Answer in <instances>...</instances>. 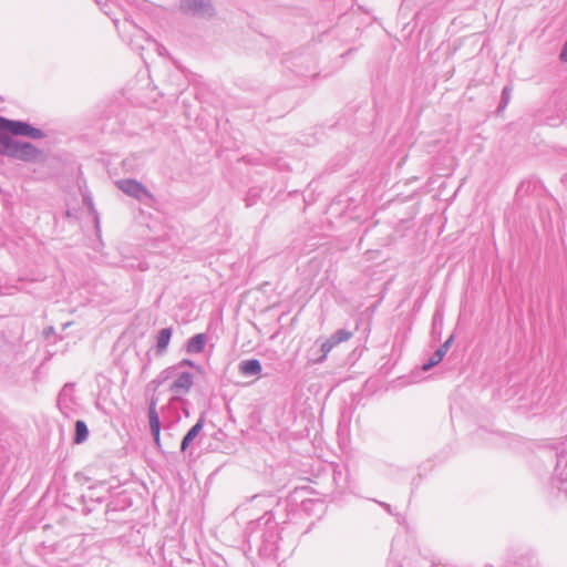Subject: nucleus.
<instances>
[{
	"label": "nucleus",
	"mask_w": 567,
	"mask_h": 567,
	"mask_svg": "<svg viewBox=\"0 0 567 567\" xmlns=\"http://www.w3.org/2000/svg\"><path fill=\"white\" fill-rule=\"evenodd\" d=\"M193 386V375L190 373H182L174 381L172 389L176 393H188Z\"/></svg>",
	"instance_id": "obj_2"
},
{
	"label": "nucleus",
	"mask_w": 567,
	"mask_h": 567,
	"mask_svg": "<svg viewBox=\"0 0 567 567\" xmlns=\"http://www.w3.org/2000/svg\"><path fill=\"white\" fill-rule=\"evenodd\" d=\"M10 134L42 138L44 134L41 130L21 121H11L0 116V154L21 161H34L40 156L41 152L32 144L13 140L9 136Z\"/></svg>",
	"instance_id": "obj_1"
},
{
	"label": "nucleus",
	"mask_w": 567,
	"mask_h": 567,
	"mask_svg": "<svg viewBox=\"0 0 567 567\" xmlns=\"http://www.w3.org/2000/svg\"><path fill=\"white\" fill-rule=\"evenodd\" d=\"M337 344L334 343L333 339L330 337L328 340H326L322 344H321V352L322 354L318 358V361H322L327 354L336 347Z\"/></svg>",
	"instance_id": "obj_10"
},
{
	"label": "nucleus",
	"mask_w": 567,
	"mask_h": 567,
	"mask_svg": "<svg viewBox=\"0 0 567 567\" xmlns=\"http://www.w3.org/2000/svg\"><path fill=\"white\" fill-rule=\"evenodd\" d=\"M453 342V337L451 336L439 349H437V353H441V357L444 358V355L446 354L447 350L450 349L451 344Z\"/></svg>",
	"instance_id": "obj_13"
},
{
	"label": "nucleus",
	"mask_w": 567,
	"mask_h": 567,
	"mask_svg": "<svg viewBox=\"0 0 567 567\" xmlns=\"http://www.w3.org/2000/svg\"><path fill=\"white\" fill-rule=\"evenodd\" d=\"M171 336H172V330L166 328V329H163L159 333H158V337H157V349L159 352H163L168 343H169V340H171Z\"/></svg>",
	"instance_id": "obj_8"
},
{
	"label": "nucleus",
	"mask_w": 567,
	"mask_h": 567,
	"mask_svg": "<svg viewBox=\"0 0 567 567\" xmlns=\"http://www.w3.org/2000/svg\"><path fill=\"white\" fill-rule=\"evenodd\" d=\"M148 419H150V426L151 431L154 435L155 441L159 442V434H161V423L159 417L155 409V403H152L148 410Z\"/></svg>",
	"instance_id": "obj_4"
},
{
	"label": "nucleus",
	"mask_w": 567,
	"mask_h": 567,
	"mask_svg": "<svg viewBox=\"0 0 567 567\" xmlns=\"http://www.w3.org/2000/svg\"><path fill=\"white\" fill-rule=\"evenodd\" d=\"M239 370L245 375L258 374L261 371V364L258 360H246L239 365Z\"/></svg>",
	"instance_id": "obj_5"
},
{
	"label": "nucleus",
	"mask_w": 567,
	"mask_h": 567,
	"mask_svg": "<svg viewBox=\"0 0 567 567\" xmlns=\"http://www.w3.org/2000/svg\"><path fill=\"white\" fill-rule=\"evenodd\" d=\"M203 424L200 421H198L185 435V437L182 441V451H185L188 446V444L198 435V433L202 431Z\"/></svg>",
	"instance_id": "obj_7"
},
{
	"label": "nucleus",
	"mask_w": 567,
	"mask_h": 567,
	"mask_svg": "<svg viewBox=\"0 0 567 567\" xmlns=\"http://www.w3.org/2000/svg\"><path fill=\"white\" fill-rule=\"evenodd\" d=\"M442 359H443V358L441 357V353L435 352V353L432 355V358L429 360V362H427V363H425V364L422 367V369H423L424 371H427V370H430L432 367H434V365H436L437 363H440V362L442 361Z\"/></svg>",
	"instance_id": "obj_12"
},
{
	"label": "nucleus",
	"mask_w": 567,
	"mask_h": 567,
	"mask_svg": "<svg viewBox=\"0 0 567 567\" xmlns=\"http://www.w3.org/2000/svg\"><path fill=\"white\" fill-rule=\"evenodd\" d=\"M181 364L182 365H188V367H195V364L193 363V361H190L189 359H184L181 361Z\"/></svg>",
	"instance_id": "obj_14"
},
{
	"label": "nucleus",
	"mask_w": 567,
	"mask_h": 567,
	"mask_svg": "<svg viewBox=\"0 0 567 567\" xmlns=\"http://www.w3.org/2000/svg\"><path fill=\"white\" fill-rule=\"evenodd\" d=\"M118 185L122 190L135 197H142L147 193L146 189L141 184L132 179L122 181Z\"/></svg>",
	"instance_id": "obj_3"
},
{
	"label": "nucleus",
	"mask_w": 567,
	"mask_h": 567,
	"mask_svg": "<svg viewBox=\"0 0 567 567\" xmlns=\"http://www.w3.org/2000/svg\"><path fill=\"white\" fill-rule=\"evenodd\" d=\"M351 337H352V333L347 330H339L333 336H331V338L333 339V341L337 346L341 342L348 341Z\"/></svg>",
	"instance_id": "obj_11"
},
{
	"label": "nucleus",
	"mask_w": 567,
	"mask_h": 567,
	"mask_svg": "<svg viewBox=\"0 0 567 567\" xmlns=\"http://www.w3.org/2000/svg\"><path fill=\"white\" fill-rule=\"evenodd\" d=\"M196 369H197L198 372H203L202 367H196Z\"/></svg>",
	"instance_id": "obj_15"
},
{
	"label": "nucleus",
	"mask_w": 567,
	"mask_h": 567,
	"mask_svg": "<svg viewBox=\"0 0 567 567\" xmlns=\"http://www.w3.org/2000/svg\"><path fill=\"white\" fill-rule=\"evenodd\" d=\"M206 337L203 333H198L193 337L187 343L188 353H199L204 350Z\"/></svg>",
	"instance_id": "obj_6"
},
{
	"label": "nucleus",
	"mask_w": 567,
	"mask_h": 567,
	"mask_svg": "<svg viewBox=\"0 0 567 567\" xmlns=\"http://www.w3.org/2000/svg\"><path fill=\"white\" fill-rule=\"evenodd\" d=\"M87 427H86V424L79 420L76 421L75 423V439H74V442L76 444H80L82 442H84L87 437Z\"/></svg>",
	"instance_id": "obj_9"
}]
</instances>
